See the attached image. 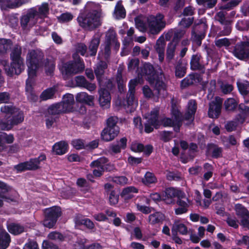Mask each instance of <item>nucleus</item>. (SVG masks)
Instances as JSON below:
<instances>
[{
  "label": "nucleus",
  "instance_id": "1",
  "mask_svg": "<svg viewBox=\"0 0 249 249\" xmlns=\"http://www.w3.org/2000/svg\"><path fill=\"white\" fill-rule=\"evenodd\" d=\"M140 73L149 84L155 85V89L157 91L158 94H160L161 90H166L163 73L161 71H158L150 63H145L141 67Z\"/></svg>",
  "mask_w": 249,
  "mask_h": 249
},
{
  "label": "nucleus",
  "instance_id": "2",
  "mask_svg": "<svg viewBox=\"0 0 249 249\" xmlns=\"http://www.w3.org/2000/svg\"><path fill=\"white\" fill-rule=\"evenodd\" d=\"M79 25L83 29L92 31L102 25L101 13L97 10H90L80 14L77 18Z\"/></svg>",
  "mask_w": 249,
  "mask_h": 249
},
{
  "label": "nucleus",
  "instance_id": "3",
  "mask_svg": "<svg viewBox=\"0 0 249 249\" xmlns=\"http://www.w3.org/2000/svg\"><path fill=\"white\" fill-rule=\"evenodd\" d=\"M72 57L73 60L63 63L60 69L62 75L66 79L82 72L85 69L84 61L79 56H72Z\"/></svg>",
  "mask_w": 249,
  "mask_h": 249
},
{
  "label": "nucleus",
  "instance_id": "4",
  "mask_svg": "<svg viewBox=\"0 0 249 249\" xmlns=\"http://www.w3.org/2000/svg\"><path fill=\"white\" fill-rule=\"evenodd\" d=\"M44 55L42 53L33 50L27 54L26 63L28 78L31 80L36 76L37 71L42 66Z\"/></svg>",
  "mask_w": 249,
  "mask_h": 249
},
{
  "label": "nucleus",
  "instance_id": "5",
  "mask_svg": "<svg viewBox=\"0 0 249 249\" xmlns=\"http://www.w3.org/2000/svg\"><path fill=\"white\" fill-rule=\"evenodd\" d=\"M21 49L15 47L10 53L11 62L7 71V74L12 76L14 74H20L23 69V59L21 56Z\"/></svg>",
  "mask_w": 249,
  "mask_h": 249
},
{
  "label": "nucleus",
  "instance_id": "6",
  "mask_svg": "<svg viewBox=\"0 0 249 249\" xmlns=\"http://www.w3.org/2000/svg\"><path fill=\"white\" fill-rule=\"evenodd\" d=\"M118 118L110 116L106 121V126L101 133L102 139L105 142L114 140L120 132V127L117 125Z\"/></svg>",
  "mask_w": 249,
  "mask_h": 249
},
{
  "label": "nucleus",
  "instance_id": "7",
  "mask_svg": "<svg viewBox=\"0 0 249 249\" xmlns=\"http://www.w3.org/2000/svg\"><path fill=\"white\" fill-rule=\"evenodd\" d=\"M61 214V209L59 206H54L46 209L44 211L45 217L43 221L44 226L49 229L53 228Z\"/></svg>",
  "mask_w": 249,
  "mask_h": 249
},
{
  "label": "nucleus",
  "instance_id": "8",
  "mask_svg": "<svg viewBox=\"0 0 249 249\" xmlns=\"http://www.w3.org/2000/svg\"><path fill=\"white\" fill-rule=\"evenodd\" d=\"M107 68V63L104 61H100L94 70V73L99 86L107 87L108 89H112L114 85L112 81L105 78V71Z\"/></svg>",
  "mask_w": 249,
  "mask_h": 249
},
{
  "label": "nucleus",
  "instance_id": "9",
  "mask_svg": "<svg viewBox=\"0 0 249 249\" xmlns=\"http://www.w3.org/2000/svg\"><path fill=\"white\" fill-rule=\"evenodd\" d=\"M164 16L158 13L156 16L150 15L147 18V23L150 31L153 34H159L165 27V21L163 20Z\"/></svg>",
  "mask_w": 249,
  "mask_h": 249
},
{
  "label": "nucleus",
  "instance_id": "10",
  "mask_svg": "<svg viewBox=\"0 0 249 249\" xmlns=\"http://www.w3.org/2000/svg\"><path fill=\"white\" fill-rule=\"evenodd\" d=\"M223 104V99L216 96L214 100L209 103L208 115L209 118L217 119L221 113Z\"/></svg>",
  "mask_w": 249,
  "mask_h": 249
},
{
  "label": "nucleus",
  "instance_id": "11",
  "mask_svg": "<svg viewBox=\"0 0 249 249\" xmlns=\"http://www.w3.org/2000/svg\"><path fill=\"white\" fill-rule=\"evenodd\" d=\"M249 43L247 41H241L237 43L234 47L233 54L240 60L249 58Z\"/></svg>",
  "mask_w": 249,
  "mask_h": 249
},
{
  "label": "nucleus",
  "instance_id": "12",
  "mask_svg": "<svg viewBox=\"0 0 249 249\" xmlns=\"http://www.w3.org/2000/svg\"><path fill=\"white\" fill-rule=\"evenodd\" d=\"M99 87L100 89L98 90L99 105L104 109L109 108L110 106L111 99L109 91L112 89H108L107 87Z\"/></svg>",
  "mask_w": 249,
  "mask_h": 249
},
{
  "label": "nucleus",
  "instance_id": "13",
  "mask_svg": "<svg viewBox=\"0 0 249 249\" xmlns=\"http://www.w3.org/2000/svg\"><path fill=\"white\" fill-rule=\"evenodd\" d=\"M37 16V11L36 7L29 9L26 13L22 15L20 18V24L22 29L25 30L28 24L30 25V22L34 20Z\"/></svg>",
  "mask_w": 249,
  "mask_h": 249
},
{
  "label": "nucleus",
  "instance_id": "14",
  "mask_svg": "<svg viewBox=\"0 0 249 249\" xmlns=\"http://www.w3.org/2000/svg\"><path fill=\"white\" fill-rule=\"evenodd\" d=\"M64 113L74 111L73 105L74 99L73 95L70 93L65 94L61 102L59 103Z\"/></svg>",
  "mask_w": 249,
  "mask_h": 249
},
{
  "label": "nucleus",
  "instance_id": "15",
  "mask_svg": "<svg viewBox=\"0 0 249 249\" xmlns=\"http://www.w3.org/2000/svg\"><path fill=\"white\" fill-rule=\"evenodd\" d=\"M201 79V78L199 74L196 73H190L181 81L180 84V88L184 89L196 83H199L200 82Z\"/></svg>",
  "mask_w": 249,
  "mask_h": 249
},
{
  "label": "nucleus",
  "instance_id": "16",
  "mask_svg": "<svg viewBox=\"0 0 249 249\" xmlns=\"http://www.w3.org/2000/svg\"><path fill=\"white\" fill-rule=\"evenodd\" d=\"M76 86L78 87L86 89L90 91L94 90L96 88L95 84L89 83L83 75L76 76L74 78Z\"/></svg>",
  "mask_w": 249,
  "mask_h": 249
},
{
  "label": "nucleus",
  "instance_id": "17",
  "mask_svg": "<svg viewBox=\"0 0 249 249\" xmlns=\"http://www.w3.org/2000/svg\"><path fill=\"white\" fill-rule=\"evenodd\" d=\"M127 139L126 137H123L117 144H111L109 147V152L111 155L120 153L121 150H124L127 147Z\"/></svg>",
  "mask_w": 249,
  "mask_h": 249
},
{
  "label": "nucleus",
  "instance_id": "18",
  "mask_svg": "<svg viewBox=\"0 0 249 249\" xmlns=\"http://www.w3.org/2000/svg\"><path fill=\"white\" fill-rule=\"evenodd\" d=\"M12 115V116L10 119L6 120L9 130H11L15 125H17L23 122L24 118L23 112L21 111H18L16 114H14Z\"/></svg>",
  "mask_w": 249,
  "mask_h": 249
},
{
  "label": "nucleus",
  "instance_id": "19",
  "mask_svg": "<svg viewBox=\"0 0 249 249\" xmlns=\"http://www.w3.org/2000/svg\"><path fill=\"white\" fill-rule=\"evenodd\" d=\"M222 148L219 147L217 145L213 143L207 144L206 153L207 154L211 153L212 158L216 159L221 158L222 157Z\"/></svg>",
  "mask_w": 249,
  "mask_h": 249
},
{
  "label": "nucleus",
  "instance_id": "20",
  "mask_svg": "<svg viewBox=\"0 0 249 249\" xmlns=\"http://www.w3.org/2000/svg\"><path fill=\"white\" fill-rule=\"evenodd\" d=\"M187 64L180 59L175 66V75L177 78H182L186 74Z\"/></svg>",
  "mask_w": 249,
  "mask_h": 249
},
{
  "label": "nucleus",
  "instance_id": "21",
  "mask_svg": "<svg viewBox=\"0 0 249 249\" xmlns=\"http://www.w3.org/2000/svg\"><path fill=\"white\" fill-rule=\"evenodd\" d=\"M100 43V37L98 36L94 35L92 37L89 45V54L86 56H94L96 55Z\"/></svg>",
  "mask_w": 249,
  "mask_h": 249
},
{
  "label": "nucleus",
  "instance_id": "22",
  "mask_svg": "<svg viewBox=\"0 0 249 249\" xmlns=\"http://www.w3.org/2000/svg\"><path fill=\"white\" fill-rule=\"evenodd\" d=\"M178 196V193L173 188H167L164 191L162 196V200L167 204L174 203V197Z\"/></svg>",
  "mask_w": 249,
  "mask_h": 249
},
{
  "label": "nucleus",
  "instance_id": "23",
  "mask_svg": "<svg viewBox=\"0 0 249 249\" xmlns=\"http://www.w3.org/2000/svg\"><path fill=\"white\" fill-rule=\"evenodd\" d=\"M11 242L10 235L6 231L0 228V249H6Z\"/></svg>",
  "mask_w": 249,
  "mask_h": 249
},
{
  "label": "nucleus",
  "instance_id": "24",
  "mask_svg": "<svg viewBox=\"0 0 249 249\" xmlns=\"http://www.w3.org/2000/svg\"><path fill=\"white\" fill-rule=\"evenodd\" d=\"M45 69V73L47 75H52L53 74L55 68V60L51 58H47L42 62V66Z\"/></svg>",
  "mask_w": 249,
  "mask_h": 249
},
{
  "label": "nucleus",
  "instance_id": "25",
  "mask_svg": "<svg viewBox=\"0 0 249 249\" xmlns=\"http://www.w3.org/2000/svg\"><path fill=\"white\" fill-rule=\"evenodd\" d=\"M93 96L89 95L86 92H82L79 93L76 96V100L80 104L85 103L89 106L93 104Z\"/></svg>",
  "mask_w": 249,
  "mask_h": 249
},
{
  "label": "nucleus",
  "instance_id": "26",
  "mask_svg": "<svg viewBox=\"0 0 249 249\" xmlns=\"http://www.w3.org/2000/svg\"><path fill=\"white\" fill-rule=\"evenodd\" d=\"M8 231L14 235H19L24 231V227L20 224L11 222L7 224Z\"/></svg>",
  "mask_w": 249,
  "mask_h": 249
},
{
  "label": "nucleus",
  "instance_id": "27",
  "mask_svg": "<svg viewBox=\"0 0 249 249\" xmlns=\"http://www.w3.org/2000/svg\"><path fill=\"white\" fill-rule=\"evenodd\" d=\"M68 148V143L64 141H60L55 143L53 146V151L56 155H62L65 154Z\"/></svg>",
  "mask_w": 249,
  "mask_h": 249
},
{
  "label": "nucleus",
  "instance_id": "28",
  "mask_svg": "<svg viewBox=\"0 0 249 249\" xmlns=\"http://www.w3.org/2000/svg\"><path fill=\"white\" fill-rule=\"evenodd\" d=\"M159 118V111L155 110L151 111L149 118L148 119L147 122L152 124L153 127L156 129L160 128V119Z\"/></svg>",
  "mask_w": 249,
  "mask_h": 249
},
{
  "label": "nucleus",
  "instance_id": "29",
  "mask_svg": "<svg viewBox=\"0 0 249 249\" xmlns=\"http://www.w3.org/2000/svg\"><path fill=\"white\" fill-rule=\"evenodd\" d=\"M139 190L134 186H128L124 188L120 194L121 197L125 200L131 199L134 196L131 193H138Z\"/></svg>",
  "mask_w": 249,
  "mask_h": 249
},
{
  "label": "nucleus",
  "instance_id": "30",
  "mask_svg": "<svg viewBox=\"0 0 249 249\" xmlns=\"http://www.w3.org/2000/svg\"><path fill=\"white\" fill-rule=\"evenodd\" d=\"M75 223L77 226L84 225L90 230H93L95 229L94 223L88 218L77 217L75 219Z\"/></svg>",
  "mask_w": 249,
  "mask_h": 249
},
{
  "label": "nucleus",
  "instance_id": "31",
  "mask_svg": "<svg viewBox=\"0 0 249 249\" xmlns=\"http://www.w3.org/2000/svg\"><path fill=\"white\" fill-rule=\"evenodd\" d=\"M200 55L197 54H193L190 61V68L193 71H201L204 68V66L200 64Z\"/></svg>",
  "mask_w": 249,
  "mask_h": 249
},
{
  "label": "nucleus",
  "instance_id": "32",
  "mask_svg": "<svg viewBox=\"0 0 249 249\" xmlns=\"http://www.w3.org/2000/svg\"><path fill=\"white\" fill-rule=\"evenodd\" d=\"M234 210L238 216L249 218V211L242 204H236L234 206Z\"/></svg>",
  "mask_w": 249,
  "mask_h": 249
},
{
  "label": "nucleus",
  "instance_id": "33",
  "mask_svg": "<svg viewBox=\"0 0 249 249\" xmlns=\"http://www.w3.org/2000/svg\"><path fill=\"white\" fill-rule=\"evenodd\" d=\"M164 215L160 212H156L150 214L148 217L149 223L151 225H155L161 223L164 220Z\"/></svg>",
  "mask_w": 249,
  "mask_h": 249
},
{
  "label": "nucleus",
  "instance_id": "34",
  "mask_svg": "<svg viewBox=\"0 0 249 249\" xmlns=\"http://www.w3.org/2000/svg\"><path fill=\"white\" fill-rule=\"evenodd\" d=\"M236 84L238 91L242 95H249V82L248 81H237Z\"/></svg>",
  "mask_w": 249,
  "mask_h": 249
},
{
  "label": "nucleus",
  "instance_id": "35",
  "mask_svg": "<svg viewBox=\"0 0 249 249\" xmlns=\"http://www.w3.org/2000/svg\"><path fill=\"white\" fill-rule=\"evenodd\" d=\"M34 167L30 160L29 161L21 162L16 165L14 168L17 170V173H20L26 170H35Z\"/></svg>",
  "mask_w": 249,
  "mask_h": 249
},
{
  "label": "nucleus",
  "instance_id": "36",
  "mask_svg": "<svg viewBox=\"0 0 249 249\" xmlns=\"http://www.w3.org/2000/svg\"><path fill=\"white\" fill-rule=\"evenodd\" d=\"M29 79L26 82V94L28 100L33 102H36L37 100V96L35 93L32 85L28 82Z\"/></svg>",
  "mask_w": 249,
  "mask_h": 249
},
{
  "label": "nucleus",
  "instance_id": "37",
  "mask_svg": "<svg viewBox=\"0 0 249 249\" xmlns=\"http://www.w3.org/2000/svg\"><path fill=\"white\" fill-rule=\"evenodd\" d=\"M177 45L169 43L167 45L166 52V60L168 63H170L173 60L175 55V52Z\"/></svg>",
  "mask_w": 249,
  "mask_h": 249
},
{
  "label": "nucleus",
  "instance_id": "38",
  "mask_svg": "<svg viewBox=\"0 0 249 249\" xmlns=\"http://www.w3.org/2000/svg\"><path fill=\"white\" fill-rule=\"evenodd\" d=\"M47 111L48 115L53 116L64 113L59 103L51 105L48 107Z\"/></svg>",
  "mask_w": 249,
  "mask_h": 249
},
{
  "label": "nucleus",
  "instance_id": "39",
  "mask_svg": "<svg viewBox=\"0 0 249 249\" xmlns=\"http://www.w3.org/2000/svg\"><path fill=\"white\" fill-rule=\"evenodd\" d=\"M57 90L54 87L48 88L44 90L40 95V99L43 101H46L48 99L53 98Z\"/></svg>",
  "mask_w": 249,
  "mask_h": 249
},
{
  "label": "nucleus",
  "instance_id": "40",
  "mask_svg": "<svg viewBox=\"0 0 249 249\" xmlns=\"http://www.w3.org/2000/svg\"><path fill=\"white\" fill-rule=\"evenodd\" d=\"M185 32L181 29H177L174 31L173 38L170 43L178 45L182 38L184 36Z\"/></svg>",
  "mask_w": 249,
  "mask_h": 249
},
{
  "label": "nucleus",
  "instance_id": "41",
  "mask_svg": "<svg viewBox=\"0 0 249 249\" xmlns=\"http://www.w3.org/2000/svg\"><path fill=\"white\" fill-rule=\"evenodd\" d=\"M238 103L234 98H228L224 103L225 109L228 111H234L237 107Z\"/></svg>",
  "mask_w": 249,
  "mask_h": 249
},
{
  "label": "nucleus",
  "instance_id": "42",
  "mask_svg": "<svg viewBox=\"0 0 249 249\" xmlns=\"http://www.w3.org/2000/svg\"><path fill=\"white\" fill-rule=\"evenodd\" d=\"M174 231L177 233L179 232L182 235H185L188 232L187 227L183 223L176 222L173 224L172 228V232Z\"/></svg>",
  "mask_w": 249,
  "mask_h": 249
},
{
  "label": "nucleus",
  "instance_id": "43",
  "mask_svg": "<svg viewBox=\"0 0 249 249\" xmlns=\"http://www.w3.org/2000/svg\"><path fill=\"white\" fill-rule=\"evenodd\" d=\"M116 80L117 83L118 89L120 92L122 93L125 89V83L123 79L122 72L118 70L116 76Z\"/></svg>",
  "mask_w": 249,
  "mask_h": 249
},
{
  "label": "nucleus",
  "instance_id": "44",
  "mask_svg": "<svg viewBox=\"0 0 249 249\" xmlns=\"http://www.w3.org/2000/svg\"><path fill=\"white\" fill-rule=\"evenodd\" d=\"M142 181L144 184L149 185L156 183L157 178L153 173L147 172L144 175V178H142Z\"/></svg>",
  "mask_w": 249,
  "mask_h": 249
},
{
  "label": "nucleus",
  "instance_id": "45",
  "mask_svg": "<svg viewBox=\"0 0 249 249\" xmlns=\"http://www.w3.org/2000/svg\"><path fill=\"white\" fill-rule=\"evenodd\" d=\"M115 13L117 19L124 18L126 16L125 9L121 3L118 2L115 7Z\"/></svg>",
  "mask_w": 249,
  "mask_h": 249
},
{
  "label": "nucleus",
  "instance_id": "46",
  "mask_svg": "<svg viewBox=\"0 0 249 249\" xmlns=\"http://www.w3.org/2000/svg\"><path fill=\"white\" fill-rule=\"evenodd\" d=\"M241 1V0H231L227 3L222 4L219 6V9L229 11L237 6Z\"/></svg>",
  "mask_w": 249,
  "mask_h": 249
},
{
  "label": "nucleus",
  "instance_id": "47",
  "mask_svg": "<svg viewBox=\"0 0 249 249\" xmlns=\"http://www.w3.org/2000/svg\"><path fill=\"white\" fill-rule=\"evenodd\" d=\"M17 109L16 107L12 105H4L0 107L1 112L11 115L15 114Z\"/></svg>",
  "mask_w": 249,
  "mask_h": 249
},
{
  "label": "nucleus",
  "instance_id": "48",
  "mask_svg": "<svg viewBox=\"0 0 249 249\" xmlns=\"http://www.w3.org/2000/svg\"><path fill=\"white\" fill-rule=\"evenodd\" d=\"M46 159V157L45 154H41L37 158L30 159L32 165L34 166V170L38 169L39 168V165L40 162L45 160Z\"/></svg>",
  "mask_w": 249,
  "mask_h": 249
},
{
  "label": "nucleus",
  "instance_id": "49",
  "mask_svg": "<svg viewBox=\"0 0 249 249\" xmlns=\"http://www.w3.org/2000/svg\"><path fill=\"white\" fill-rule=\"evenodd\" d=\"M160 140L164 142H167L171 140L174 137L173 132L171 131L164 130L160 134Z\"/></svg>",
  "mask_w": 249,
  "mask_h": 249
},
{
  "label": "nucleus",
  "instance_id": "50",
  "mask_svg": "<svg viewBox=\"0 0 249 249\" xmlns=\"http://www.w3.org/2000/svg\"><path fill=\"white\" fill-rule=\"evenodd\" d=\"M205 34L204 33L198 34L193 32L192 34L193 42L198 47H199L202 44V40L205 37Z\"/></svg>",
  "mask_w": 249,
  "mask_h": 249
},
{
  "label": "nucleus",
  "instance_id": "51",
  "mask_svg": "<svg viewBox=\"0 0 249 249\" xmlns=\"http://www.w3.org/2000/svg\"><path fill=\"white\" fill-rule=\"evenodd\" d=\"M236 27L239 31H248L249 29V22L246 20H238L236 24Z\"/></svg>",
  "mask_w": 249,
  "mask_h": 249
},
{
  "label": "nucleus",
  "instance_id": "52",
  "mask_svg": "<svg viewBox=\"0 0 249 249\" xmlns=\"http://www.w3.org/2000/svg\"><path fill=\"white\" fill-rule=\"evenodd\" d=\"M119 195L115 190H111L109 194V202L111 205H114L118 202Z\"/></svg>",
  "mask_w": 249,
  "mask_h": 249
},
{
  "label": "nucleus",
  "instance_id": "53",
  "mask_svg": "<svg viewBox=\"0 0 249 249\" xmlns=\"http://www.w3.org/2000/svg\"><path fill=\"white\" fill-rule=\"evenodd\" d=\"M175 125V121L171 118L165 117L160 119V126L164 127H172Z\"/></svg>",
  "mask_w": 249,
  "mask_h": 249
},
{
  "label": "nucleus",
  "instance_id": "54",
  "mask_svg": "<svg viewBox=\"0 0 249 249\" xmlns=\"http://www.w3.org/2000/svg\"><path fill=\"white\" fill-rule=\"evenodd\" d=\"M73 17L72 15L69 12H66L61 14L59 17H58V19L60 22L65 23L71 21Z\"/></svg>",
  "mask_w": 249,
  "mask_h": 249
},
{
  "label": "nucleus",
  "instance_id": "55",
  "mask_svg": "<svg viewBox=\"0 0 249 249\" xmlns=\"http://www.w3.org/2000/svg\"><path fill=\"white\" fill-rule=\"evenodd\" d=\"M48 237L50 239L58 240L59 241H63L64 239V236L63 235L57 231L51 232L49 234Z\"/></svg>",
  "mask_w": 249,
  "mask_h": 249
},
{
  "label": "nucleus",
  "instance_id": "56",
  "mask_svg": "<svg viewBox=\"0 0 249 249\" xmlns=\"http://www.w3.org/2000/svg\"><path fill=\"white\" fill-rule=\"evenodd\" d=\"M171 114L174 117V121H183V115L178 108L173 107L171 110Z\"/></svg>",
  "mask_w": 249,
  "mask_h": 249
},
{
  "label": "nucleus",
  "instance_id": "57",
  "mask_svg": "<svg viewBox=\"0 0 249 249\" xmlns=\"http://www.w3.org/2000/svg\"><path fill=\"white\" fill-rule=\"evenodd\" d=\"M49 11V5L47 2H44L39 7L38 11H37V15L45 16Z\"/></svg>",
  "mask_w": 249,
  "mask_h": 249
},
{
  "label": "nucleus",
  "instance_id": "58",
  "mask_svg": "<svg viewBox=\"0 0 249 249\" xmlns=\"http://www.w3.org/2000/svg\"><path fill=\"white\" fill-rule=\"evenodd\" d=\"M45 117H46L45 119V124L47 129L51 128L53 126V124L56 122V119L58 118V117L56 116L54 117L48 115H46Z\"/></svg>",
  "mask_w": 249,
  "mask_h": 249
},
{
  "label": "nucleus",
  "instance_id": "59",
  "mask_svg": "<svg viewBox=\"0 0 249 249\" xmlns=\"http://www.w3.org/2000/svg\"><path fill=\"white\" fill-rule=\"evenodd\" d=\"M132 151L137 152H142L144 149V144L141 143H132L130 146Z\"/></svg>",
  "mask_w": 249,
  "mask_h": 249
},
{
  "label": "nucleus",
  "instance_id": "60",
  "mask_svg": "<svg viewBox=\"0 0 249 249\" xmlns=\"http://www.w3.org/2000/svg\"><path fill=\"white\" fill-rule=\"evenodd\" d=\"M165 46H155V49L158 53L159 59L160 62H162L164 59V51Z\"/></svg>",
  "mask_w": 249,
  "mask_h": 249
},
{
  "label": "nucleus",
  "instance_id": "61",
  "mask_svg": "<svg viewBox=\"0 0 249 249\" xmlns=\"http://www.w3.org/2000/svg\"><path fill=\"white\" fill-rule=\"evenodd\" d=\"M72 144L77 150H80L86 148L84 141L81 139H76L72 141Z\"/></svg>",
  "mask_w": 249,
  "mask_h": 249
},
{
  "label": "nucleus",
  "instance_id": "62",
  "mask_svg": "<svg viewBox=\"0 0 249 249\" xmlns=\"http://www.w3.org/2000/svg\"><path fill=\"white\" fill-rule=\"evenodd\" d=\"M128 162L131 166L137 165L142 163V158H136L132 156H129L127 159Z\"/></svg>",
  "mask_w": 249,
  "mask_h": 249
},
{
  "label": "nucleus",
  "instance_id": "63",
  "mask_svg": "<svg viewBox=\"0 0 249 249\" xmlns=\"http://www.w3.org/2000/svg\"><path fill=\"white\" fill-rule=\"evenodd\" d=\"M230 44V40L227 38L219 39L215 41L216 46L219 48L223 46L229 47Z\"/></svg>",
  "mask_w": 249,
  "mask_h": 249
},
{
  "label": "nucleus",
  "instance_id": "64",
  "mask_svg": "<svg viewBox=\"0 0 249 249\" xmlns=\"http://www.w3.org/2000/svg\"><path fill=\"white\" fill-rule=\"evenodd\" d=\"M23 249H39V247L36 241L29 240L24 245Z\"/></svg>",
  "mask_w": 249,
  "mask_h": 249
}]
</instances>
